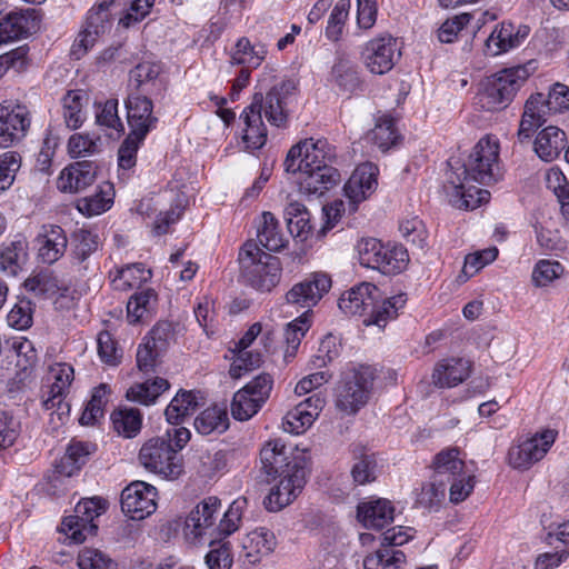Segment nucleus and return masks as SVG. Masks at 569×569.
I'll list each match as a JSON object with an SVG mask.
<instances>
[{
	"label": "nucleus",
	"instance_id": "obj_14",
	"mask_svg": "<svg viewBox=\"0 0 569 569\" xmlns=\"http://www.w3.org/2000/svg\"><path fill=\"white\" fill-rule=\"evenodd\" d=\"M328 81L349 97L366 90L359 64L345 52H337Z\"/></svg>",
	"mask_w": 569,
	"mask_h": 569
},
{
	"label": "nucleus",
	"instance_id": "obj_30",
	"mask_svg": "<svg viewBox=\"0 0 569 569\" xmlns=\"http://www.w3.org/2000/svg\"><path fill=\"white\" fill-rule=\"evenodd\" d=\"M567 137L563 130L555 126H548L538 132L533 149L536 154L545 162H551L559 157L565 149Z\"/></svg>",
	"mask_w": 569,
	"mask_h": 569
},
{
	"label": "nucleus",
	"instance_id": "obj_28",
	"mask_svg": "<svg viewBox=\"0 0 569 569\" xmlns=\"http://www.w3.org/2000/svg\"><path fill=\"white\" fill-rule=\"evenodd\" d=\"M470 375V362L462 358H450L437 363L432 372L433 383L439 388L456 387Z\"/></svg>",
	"mask_w": 569,
	"mask_h": 569
},
{
	"label": "nucleus",
	"instance_id": "obj_24",
	"mask_svg": "<svg viewBox=\"0 0 569 569\" xmlns=\"http://www.w3.org/2000/svg\"><path fill=\"white\" fill-rule=\"evenodd\" d=\"M395 507L385 498L370 499L357 507V518L366 527L382 529L393 521Z\"/></svg>",
	"mask_w": 569,
	"mask_h": 569
},
{
	"label": "nucleus",
	"instance_id": "obj_62",
	"mask_svg": "<svg viewBox=\"0 0 569 569\" xmlns=\"http://www.w3.org/2000/svg\"><path fill=\"white\" fill-rule=\"evenodd\" d=\"M97 343L98 355L102 362L109 366H117L120 362L122 357L121 350L109 331L103 330L99 332Z\"/></svg>",
	"mask_w": 569,
	"mask_h": 569
},
{
	"label": "nucleus",
	"instance_id": "obj_32",
	"mask_svg": "<svg viewBox=\"0 0 569 569\" xmlns=\"http://www.w3.org/2000/svg\"><path fill=\"white\" fill-rule=\"evenodd\" d=\"M92 450L93 445L90 442L72 440L67 447L64 456L56 466L57 471L60 475L72 477L87 463Z\"/></svg>",
	"mask_w": 569,
	"mask_h": 569
},
{
	"label": "nucleus",
	"instance_id": "obj_64",
	"mask_svg": "<svg viewBox=\"0 0 569 569\" xmlns=\"http://www.w3.org/2000/svg\"><path fill=\"white\" fill-rule=\"evenodd\" d=\"M111 203L112 199L108 197L102 189H100L99 192H96L90 197L79 199L77 208L81 213L91 217L107 211Z\"/></svg>",
	"mask_w": 569,
	"mask_h": 569
},
{
	"label": "nucleus",
	"instance_id": "obj_51",
	"mask_svg": "<svg viewBox=\"0 0 569 569\" xmlns=\"http://www.w3.org/2000/svg\"><path fill=\"white\" fill-rule=\"evenodd\" d=\"M377 458L375 453L361 452L351 468L353 482L359 486L370 483L377 479Z\"/></svg>",
	"mask_w": 569,
	"mask_h": 569
},
{
	"label": "nucleus",
	"instance_id": "obj_45",
	"mask_svg": "<svg viewBox=\"0 0 569 569\" xmlns=\"http://www.w3.org/2000/svg\"><path fill=\"white\" fill-rule=\"evenodd\" d=\"M23 286L27 291L40 298H52L60 290L58 278L48 269L27 278Z\"/></svg>",
	"mask_w": 569,
	"mask_h": 569
},
{
	"label": "nucleus",
	"instance_id": "obj_8",
	"mask_svg": "<svg viewBox=\"0 0 569 569\" xmlns=\"http://www.w3.org/2000/svg\"><path fill=\"white\" fill-rule=\"evenodd\" d=\"M373 380L375 370L370 366H359L346 373L337 387V408L347 413H356L368 402Z\"/></svg>",
	"mask_w": 569,
	"mask_h": 569
},
{
	"label": "nucleus",
	"instance_id": "obj_17",
	"mask_svg": "<svg viewBox=\"0 0 569 569\" xmlns=\"http://www.w3.org/2000/svg\"><path fill=\"white\" fill-rule=\"evenodd\" d=\"M29 127V111L24 106L0 104V148H8L21 141Z\"/></svg>",
	"mask_w": 569,
	"mask_h": 569
},
{
	"label": "nucleus",
	"instance_id": "obj_35",
	"mask_svg": "<svg viewBox=\"0 0 569 569\" xmlns=\"http://www.w3.org/2000/svg\"><path fill=\"white\" fill-rule=\"evenodd\" d=\"M28 259V244L24 240L3 243L0 249V270L7 276L16 277Z\"/></svg>",
	"mask_w": 569,
	"mask_h": 569
},
{
	"label": "nucleus",
	"instance_id": "obj_54",
	"mask_svg": "<svg viewBox=\"0 0 569 569\" xmlns=\"http://www.w3.org/2000/svg\"><path fill=\"white\" fill-rule=\"evenodd\" d=\"M146 138L134 132L127 134L118 150V164L121 169L129 170L136 166L137 152Z\"/></svg>",
	"mask_w": 569,
	"mask_h": 569
},
{
	"label": "nucleus",
	"instance_id": "obj_27",
	"mask_svg": "<svg viewBox=\"0 0 569 569\" xmlns=\"http://www.w3.org/2000/svg\"><path fill=\"white\" fill-rule=\"evenodd\" d=\"M378 295H373V303L370 306L367 317L363 318L365 326H377L385 328L388 321L398 317V311L407 303V295L399 293L381 301L377 299Z\"/></svg>",
	"mask_w": 569,
	"mask_h": 569
},
{
	"label": "nucleus",
	"instance_id": "obj_6",
	"mask_svg": "<svg viewBox=\"0 0 569 569\" xmlns=\"http://www.w3.org/2000/svg\"><path fill=\"white\" fill-rule=\"evenodd\" d=\"M529 77L526 67L506 68L486 77L477 93V104L485 111L506 109Z\"/></svg>",
	"mask_w": 569,
	"mask_h": 569
},
{
	"label": "nucleus",
	"instance_id": "obj_5",
	"mask_svg": "<svg viewBox=\"0 0 569 569\" xmlns=\"http://www.w3.org/2000/svg\"><path fill=\"white\" fill-rule=\"evenodd\" d=\"M499 142L489 136L482 137L466 160L449 159L450 173L463 176L467 181L491 184L499 179Z\"/></svg>",
	"mask_w": 569,
	"mask_h": 569
},
{
	"label": "nucleus",
	"instance_id": "obj_10",
	"mask_svg": "<svg viewBox=\"0 0 569 569\" xmlns=\"http://www.w3.org/2000/svg\"><path fill=\"white\" fill-rule=\"evenodd\" d=\"M557 436V430L547 428L519 445L510 447L508 450L509 465L515 469H529L546 456Z\"/></svg>",
	"mask_w": 569,
	"mask_h": 569
},
{
	"label": "nucleus",
	"instance_id": "obj_42",
	"mask_svg": "<svg viewBox=\"0 0 569 569\" xmlns=\"http://www.w3.org/2000/svg\"><path fill=\"white\" fill-rule=\"evenodd\" d=\"M198 407L193 391L180 390L166 408L164 415L170 425H178L192 415Z\"/></svg>",
	"mask_w": 569,
	"mask_h": 569
},
{
	"label": "nucleus",
	"instance_id": "obj_37",
	"mask_svg": "<svg viewBox=\"0 0 569 569\" xmlns=\"http://www.w3.org/2000/svg\"><path fill=\"white\" fill-rule=\"evenodd\" d=\"M68 238L60 226H50L42 237L39 257L44 263L52 264L66 252Z\"/></svg>",
	"mask_w": 569,
	"mask_h": 569
},
{
	"label": "nucleus",
	"instance_id": "obj_48",
	"mask_svg": "<svg viewBox=\"0 0 569 569\" xmlns=\"http://www.w3.org/2000/svg\"><path fill=\"white\" fill-rule=\"evenodd\" d=\"M110 392L108 385L101 383L92 391L90 400L87 402L83 412L79 418L82 426L94 425L104 415V405L107 403V395Z\"/></svg>",
	"mask_w": 569,
	"mask_h": 569
},
{
	"label": "nucleus",
	"instance_id": "obj_50",
	"mask_svg": "<svg viewBox=\"0 0 569 569\" xmlns=\"http://www.w3.org/2000/svg\"><path fill=\"white\" fill-rule=\"evenodd\" d=\"M446 486L442 479L425 482L417 493L416 502L426 509L438 510L445 499Z\"/></svg>",
	"mask_w": 569,
	"mask_h": 569
},
{
	"label": "nucleus",
	"instance_id": "obj_29",
	"mask_svg": "<svg viewBox=\"0 0 569 569\" xmlns=\"http://www.w3.org/2000/svg\"><path fill=\"white\" fill-rule=\"evenodd\" d=\"M220 505L221 502L217 497L204 498L187 516L186 528L191 529V533L196 538L204 535L206 530L214 525Z\"/></svg>",
	"mask_w": 569,
	"mask_h": 569
},
{
	"label": "nucleus",
	"instance_id": "obj_18",
	"mask_svg": "<svg viewBox=\"0 0 569 569\" xmlns=\"http://www.w3.org/2000/svg\"><path fill=\"white\" fill-rule=\"evenodd\" d=\"M378 169L372 163H363L356 168L345 183V196L349 200V210L357 211L358 204L370 197L377 189Z\"/></svg>",
	"mask_w": 569,
	"mask_h": 569
},
{
	"label": "nucleus",
	"instance_id": "obj_4",
	"mask_svg": "<svg viewBox=\"0 0 569 569\" xmlns=\"http://www.w3.org/2000/svg\"><path fill=\"white\" fill-rule=\"evenodd\" d=\"M240 277L243 282L260 291L270 292L282 276L280 258L263 251L254 240L246 241L238 254Z\"/></svg>",
	"mask_w": 569,
	"mask_h": 569
},
{
	"label": "nucleus",
	"instance_id": "obj_12",
	"mask_svg": "<svg viewBox=\"0 0 569 569\" xmlns=\"http://www.w3.org/2000/svg\"><path fill=\"white\" fill-rule=\"evenodd\" d=\"M113 4L111 0L109 2L104 0L88 12L84 28L79 32L71 47V56L74 59L82 58L94 46L97 39L110 30L112 24L110 6Z\"/></svg>",
	"mask_w": 569,
	"mask_h": 569
},
{
	"label": "nucleus",
	"instance_id": "obj_38",
	"mask_svg": "<svg viewBox=\"0 0 569 569\" xmlns=\"http://www.w3.org/2000/svg\"><path fill=\"white\" fill-rule=\"evenodd\" d=\"M258 246L269 251H279L286 247L287 240L283 238L279 222L269 211H264L261 216V222L257 229Z\"/></svg>",
	"mask_w": 569,
	"mask_h": 569
},
{
	"label": "nucleus",
	"instance_id": "obj_58",
	"mask_svg": "<svg viewBox=\"0 0 569 569\" xmlns=\"http://www.w3.org/2000/svg\"><path fill=\"white\" fill-rule=\"evenodd\" d=\"M310 327L309 319L307 318V312H303L299 318L295 319L287 326L286 329V341L288 343V349L286 351L284 357H293L297 348L299 347L301 339L305 337L306 332Z\"/></svg>",
	"mask_w": 569,
	"mask_h": 569
},
{
	"label": "nucleus",
	"instance_id": "obj_23",
	"mask_svg": "<svg viewBox=\"0 0 569 569\" xmlns=\"http://www.w3.org/2000/svg\"><path fill=\"white\" fill-rule=\"evenodd\" d=\"M379 289L370 282H362L352 287L341 295L338 301L339 309L347 316L367 317L370 306L373 303V295H378Z\"/></svg>",
	"mask_w": 569,
	"mask_h": 569
},
{
	"label": "nucleus",
	"instance_id": "obj_41",
	"mask_svg": "<svg viewBox=\"0 0 569 569\" xmlns=\"http://www.w3.org/2000/svg\"><path fill=\"white\" fill-rule=\"evenodd\" d=\"M368 138L382 152H387L391 147L398 144L401 136L397 131L395 119L389 114H385L378 119Z\"/></svg>",
	"mask_w": 569,
	"mask_h": 569
},
{
	"label": "nucleus",
	"instance_id": "obj_11",
	"mask_svg": "<svg viewBox=\"0 0 569 569\" xmlns=\"http://www.w3.org/2000/svg\"><path fill=\"white\" fill-rule=\"evenodd\" d=\"M104 510L100 498H90L79 501L74 508V515L63 518L61 532L73 543H82L86 540L84 531L96 535L98 526L92 521Z\"/></svg>",
	"mask_w": 569,
	"mask_h": 569
},
{
	"label": "nucleus",
	"instance_id": "obj_1",
	"mask_svg": "<svg viewBox=\"0 0 569 569\" xmlns=\"http://www.w3.org/2000/svg\"><path fill=\"white\" fill-rule=\"evenodd\" d=\"M261 471L267 481H276L263 503L269 511H279L303 490L311 471V460L305 449L271 439L260 449Z\"/></svg>",
	"mask_w": 569,
	"mask_h": 569
},
{
	"label": "nucleus",
	"instance_id": "obj_34",
	"mask_svg": "<svg viewBox=\"0 0 569 569\" xmlns=\"http://www.w3.org/2000/svg\"><path fill=\"white\" fill-rule=\"evenodd\" d=\"M519 47L516 26L511 22H501L497 26L485 42V53L496 57Z\"/></svg>",
	"mask_w": 569,
	"mask_h": 569
},
{
	"label": "nucleus",
	"instance_id": "obj_46",
	"mask_svg": "<svg viewBox=\"0 0 569 569\" xmlns=\"http://www.w3.org/2000/svg\"><path fill=\"white\" fill-rule=\"evenodd\" d=\"M408 263V250L402 244H387L378 271L387 276L398 274L407 268Z\"/></svg>",
	"mask_w": 569,
	"mask_h": 569
},
{
	"label": "nucleus",
	"instance_id": "obj_25",
	"mask_svg": "<svg viewBox=\"0 0 569 569\" xmlns=\"http://www.w3.org/2000/svg\"><path fill=\"white\" fill-rule=\"evenodd\" d=\"M161 66L156 62L143 61L130 70V82L134 92L149 96H161L166 90L163 81L159 78Z\"/></svg>",
	"mask_w": 569,
	"mask_h": 569
},
{
	"label": "nucleus",
	"instance_id": "obj_55",
	"mask_svg": "<svg viewBox=\"0 0 569 569\" xmlns=\"http://www.w3.org/2000/svg\"><path fill=\"white\" fill-rule=\"evenodd\" d=\"M565 271V267L556 260H539L532 270V282L536 287H545L558 279Z\"/></svg>",
	"mask_w": 569,
	"mask_h": 569
},
{
	"label": "nucleus",
	"instance_id": "obj_52",
	"mask_svg": "<svg viewBox=\"0 0 569 569\" xmlns=\"http://www.w3.org/2000/svg\"><path fill=\"white\" fill-rule=\"evenodd\" d=\"M351 8V0H338L330 13L327 28L326 37L331 41L340 40L346 21L349 17V10Z\"/></svg>",
	"mask_w": 569,
	"mask_h": 569
},
{
	"label": "nucleus",
	"instance_id": "obj_44",
	"mask_svg": "<svg viewBox=\"0 0 569 569\" xmlns=\"http://www.w3.org/2000/svg\"><path fill=\"white\" fill-rule=\"evenodd\" d=\"M151 277V271L146 269L141 262L128 264L117 269V274L112 283L117 290L127 291L141 283L147 282Z\"/></svg>",
	"mask_w": 569,
	"mask_h": 569
},
{
	"label": "nucleus",
	"instance_id": "obj_61",
	"mask_svg": "<svg viewBox=\"0 0 569 569\" xmlns=\"http://www.w3.org/2000/svg\"><path fill=\"white\" fill-rule=\"evenodd\" d=\"M399 231L407 242L423 249L427 247V230L422 220L417 217L402 221L399 226Z\"/></svg>",
	"mask_w": 569,
	"mask_h": 569
},
{
	"label": "nucleus",
	"instance_id": "obj_36",
	"mask_svg": "<svg viewBox=\"0 0 569 569\" xmlns=\"http://www.w3.org/2000/svg\"><path fill=\"white\" fill-rule=\"evenodd\" d=\"M460 455L461 450L458 447H449L439 451L432 461L435 478L447 477V480L450 481L451 478L462 473L466 465Z\"/></svg>",
	"mask_w": 569,
	"mask_h": 569
},
{
	"label": "nucleus",
	"instance_id": "obj_13",
	"mask_svg": "<svg viewBox=\"0 0 569 569\" xmlns=\"http://www.w3.org/2000/svg\"><path fill=\"white\" fill-rule=\"evenodd\" d=\"M157 488L144 482L133 481L121 492V510L132 520H142L157 509Z\"/></svg>",
	"mask_w": 569,
	"mask_h": 569
},
{
	"label": "nucleus",
	"instance_id": "obj_39",
	"mask_svg": "<svg viewBox=\"0 0 569 569\" xmlns=\"http://www.w3.org/2000/svg\"><path fill=\"white\" fill-rule=\"evenodd\" d=\"M114 431L123 438H134L142 427V415L137 408L120 407L111 413Z\"/></svg>",
	"mask_w": 569,
	"mask_h": 569
},
{
	"label": "nucleus",
	"instance_id": "obj_16",
	"mask_svg": "<svg viewBox=\"0 0 569 569\" xmlns=\"http://www.w3.org/2000/svg\"><path fill=\"white\" fill-rule=\"evenodd\" d=\"M330 288L331 279L328 274L313 273L303 281L293 284L286 293V300L289 305L307 308L306 312L308 313Z\"/></svg>",
	"mask_w": 569,
	"mask_h": 569
},
{
	"label": "nucleus",
	"instance_id": "obj_56",
	"mask_svg": "<svg viewBox=\"0 0 569 569\" xmlns=\"http://www.w3.org/2000/svg\"><path fill=\"white\" fill-rule=\"evenodd\" d=\"M386 246L387 244L375 238L363 239L359 243L360 264L373 270H378Z\"/></svg>",
	"mask_w": 569,
	"mask_h": 569
},
{
	"label": "nucleus",
	"instance_id": "obj_19",
	"mask_svg": "<svg viewBox=\"0 0 569 569\" xmlns=\"http://www.w3.org/2000/svg\"><path fill=\"white\" fill-rule=\"evenodd\" d=\"M448 182L452 186L449 202L460 210H475L490 199V192L486 189L472 186L473 181H467L458 174L448 173Z\"/></svg>",
	"mask_w": 569,
	"mask_h": 569
},
{
	"label": "nucleus",
	"instance_id": "obj_60",
	"mask_svg": "<svg viewBox=\"0 0 569 569\" xmlns=\"http://www.w3.org/2000/svg\"><path fill=\"white\" fill-rule=\"evenodd\" d=\"M29 47L27 44L20 46L9 52L0 56V78L9 70L20 73L27 69L28 66Z\"/></svg>",
	"mask_w": 569,
	"mask_h": 569
},
{
	"label": "nucleus",
	"instance_id": "obj_22",
	"mask_svg": "<svg viewBox=\"0 0 569 569\" xmlns=\"http://www.w3.org/2000/svg\"><path fill=\"white\" fill-rule=\"evenodd\" d=\"M97 164L89 160L77 161L64 168L58 179L63 192H80L91 186L97 177Z\"/></svg>",
	"mask_w": 569,
	"mask_h": 569
},
{
	"label": "nucleus",
	"instance_id": "obj_26",
	"mask_svg": "<svg viewBox=\"0 0 569 569\" xmlns=\"http://www.w3.org/2000/svg\"><path fill=\"white\" fill-rule=\"evenodd\" d=\"M70 261L72 266L79 267V270L87 271L88 259L98 251L101 246L100 237L92 230L86 228L76 229L70 237Z\"/></svg>",
	"mask_w": 569,
	"mask_h": 569
},
{
	"label": "nucleus",
	"instance_id": "obj_53",
	"mask_svg": "<svg viewBox=\"0 0 569 569\" xmlns=\"http://www.w3.org/2000/svg\"><path fill=\"white\" fill-rule=\"evenodd\" d=\"M96 121L99 126L111 128L118 132H124V126L118 114V99L111 98L102 102H96Z\"/></svg>",
	"mask_w": 569,
	"mask_h": 569
},
{
	"label": "nucleus",
	"instance_id": "obj_59",
	"mask_svg": "<svg viewBox=\"0 0 569 569\" xmlns=\"http://www.w3.org/2000/svg\"><path fill=\"white\" fill-rule=\"evenodd\" d=\"M33 302L22 298L8 313L7 320L10 327L24 330L32 326Z\"/></svg>",
	"mask_w": 569,
	"mask_h": 569
},
{
	"label": "nucleus",
	"instance_id": "obj_33",
	"mask_svg": "<svg viewBox=\"0 0 569 569\" xmlns=\"http://www.w3.org/2000/svg\"><path fill=\"white\" fill-rule=\"evenodd\" d=\"M284 219L292 237L306 241L312 233L310 212L303 203L290 201L284 208Z\"/></svg>",
	"mask_w": 569,
	"mask_h": 569
},
{
	"label": "nucleus",
	"instance_id": "obj_49",
	"mask_svg": "<svg viewBox=\"0 0 569 569\" xmlns=\"http://www.w3.org/2000/svg\"><path fill=\"white\" fill-rule=\"evenodd\" d=\"M157 303V293L153 289H144L133 293L127 303V316L131 322H139Z\"/></svg>",
	"mask_w": 569,
	"mask_h": 569
},
{
	"label": "nucleus",
	"instance_id": "obj_40",
	"mask_svg": "<svg viewBox=\"0 0 569 569\" xmlns=\"http://www.w3.org/2000/svg\"><path fill=\"white\" fill-rule=\"evenodd\" d=\"M170 388L167 379L157 377L153 380H147L143 383L132 386L127 391V399L143 406L154 403L157 398Z\"/></svg>",
	"mask_w": 569,
	"mask_h": 569
},
{
	"label": "nucleus",
	"instance_id": "obj_21",
	"mask_svg": "<svg viewBox=\"0 0 569 569\" xmlns=\"http://www.w3.org/2000/svg\"><path fill=\"white\" fill-rule=\"evenodd\" d=\"M326 405V398L321 391L312 393L286 415V423L289 430L300 433L310 427Z\"/></svg>",
	"mask_w": 569,
	"mask_h": 569
},
{
	"label": "nucleus",
	"instance_id": "obj_15",
	"mask_svg": "<svg viewBox=\"0 0 569 569\" xmlns=\"http://www.w3.org/2000/svg\"><path fill=\"white\" fill-rule=\"evenodd\" d=\"M124 107L129 132L147 137L156 129L159 119L153 114V102L149 94L130 92L124 100Z\"/></svg>",
	"mask_w": 569,
	"mask_h": 569
},
{
	"label": "nucleus",
	"instance_id": "obj_63",
	"mask_svg": "<svg viewBox=\"0 0 569 569\" xmlns=\"http://www.w3.org/2000/svg\"><path fill=\"white\" fill-rule=\"evenodd\" d=\"M239 351V356L233 360L229 369V375L233 379L241 378L243 375L259 368L262 363V357L259 352Z\"/></svg>",
	"mask_w": 569,
	"mask_h": 569
},
{
	"label": "nucleus",
	"instance_id": "obj_31",
	"mask_svg": "<svg viewBox=\"0 0 569 569\" xmlns=\"http://www.w3.org/2000/svg\"><path fill=\"white\" fill-rule=\"evenodd\" d=\"M193 426L203 436L223 433L230 426L227 406L216 403L206 408L196 417Z\"/></svg>",
	"mask_w": 569,
	"mask_h": 569
},
{
	"label": "nucleus",
	"instance_id": "obj_3",
	"mask_svg": "<svg viewBox=\"0 0 569 569\" xmlns=\"http://www.w3.org/2000/svg\"><path fill=\"white\" fill-rule=\"evenodd\" d=\"M335 159V148L326 139L311 138L291 147L284 167L288 172H300L302 194L320 197L341 180L338 169L331 166Z\"/></svg>",
	"mask_w": 569,
	"mask_h": 569
},
{
	"label": "nucleus",
	"instance_id": "obj_7",
	"mask_svg": "<svg viewBox=\"0 0 569 569\" xmlns=\"http://www.w3.org/2000/svg\"><path fill=\"white\" fill-rule=\"evenodd\" d=\"M140 463L167 480L178 479L184 471L183 458L166 437H153L139 451Z\"/></svg>",
	"mask_w": 569,
	"mask_h": 569
},
{
	"label": "nucleus",
	"instance_id": "obj_43",
	"mask_svg": "<svg viewBox=\"0 0 569 569\" xmlns=\"http://www.w3.org/2000/svg\"><path fill=\"white\" fill-rule=\"evenodd\" d=\"M88 96L81 90H70L62 99L63 118L69 129L76 130L81 127L84 121L83 104L87 102Z\"/></svg>",
	"mask_w": 569,
	"mask_h": 569
},
{
	"label": "nucleus",
	"instance_id": "obj_57",
	"mask_svg": "<svg viewBox=\"0 0 569 569\" xmlns=\"http://www.w3.org/2000/svg\"><path fill=\"white\" fill-rule=\"evenodd\" d=\"M340 350V339L332 333H328L320 341L318 352L312 357L311 363L315 368L326 367L329 362L339 357Z\"/></svg>",
	"mask_w": 569,
	"mask_h": 569
},
{
	"label": "nucleus",
	"instance_id": "obj_20",
	"mask_svg": "<svg viewBox=\"0 0 569 569\" xmlns=\"http://www.w3.org/2000/svg\"><path fill=\"white\" fill-rule=\"evenodd\" d=\"M39 28L34 10L11 11L0 19V46L26 38Z\"/></svg>",
	"mask_w": 569,
	"mask_h": 569
},
{
	"label": "nucleus",
	"instance_id": "obj_2",
	"mask_svg": "<svg viewBox=\"0 0 569 569\" xmlns=\"http://www.w3.org/2000/svg\"><path fill=\"white\" fill-rule=\"evenodd\" d=\"M299 93V81L296 78H283L271 86L266 93L254 92L249 106L240 114L244 123L242 140L247 149L259 150L267 142L268 130L262 113L271 126H287L289 104Z\"/></svg>",
	"mask_w": 569,
	"mask_h": 569
},
{
	"label": "nucleus",
	"instance_id": "obj_9",
	"mask_svg": "<svg viewBox=\"0 0 569 569\" xmlns=\"http://www.w3.org/2000/svg\"><path fill=\"white\" fill-rule=\"evenodd\" d=\"M400 56L397 39L390 34L372 38L360 52V58L367 70L378 76L391 71Z\"/></svg>",
	"mask_w": 569,
	"mask_h": 569
},
{
	"label": "nucleus",
	"instance_id": "obj_47",
	"mask_svg": "<svg viewBox=\"0 0 569 569\" xmlns=\"http://www.w3.org/2000/svg\"><path fill=\"white\" fill-rule=\"evenodd\" d=\"M263 403L252 397L247 389H239L232 398L230 411L233 419L238 421H248L256 416Z\"/></svg>",
	"mask_w": 569,
	"mask_h": 569
}]
</instances>
